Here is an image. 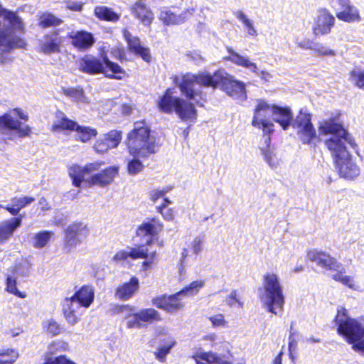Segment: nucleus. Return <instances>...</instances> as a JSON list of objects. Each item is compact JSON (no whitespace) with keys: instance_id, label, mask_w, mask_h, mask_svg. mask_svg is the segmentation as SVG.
<instances>
[{"instance_id":"nucleus-10","label":"nucleus","mask_w":364,"mask_h":364,"mask_svg":"<svg viewBox=\"0 0 364 364\" xmlns=\"http://www.w3.org/2000/svg\"><path fill=\"white\" fill-rule=\"evenodd\" d=\"M56 117L58 119L52 125L53 129L75 131L77 132L76 139L82 142H87L97 134L95 129L80 125L75 121L68 119L63 112H58Z\"/></svg>"},{"instance_id":"nucleus-57","label":"nucleus","mask_w":364,"mask_h":364,"mask_svg":"<svg viewBox=\"0 0 364 364\" xmlns=\"http://www.w3.org/2000/svg\"><path fill=\"white\" fill-rule=\"evenodd\" d=\"M352 348L361 353H364V336L351 343Z\"/></svg>"},{"instance_id":"nucleus-58","label":"nucleus","mask_w":364,"mask_h":364,"mask_svg":"<svg viewBox=\"0 0 364 364\" xmlns=\"http://www.w3.org/2000/svg\"><path fill=\"white\" fill-rule=\"evenodd\" d=\"M158 212H159L164 217V218L168 221L173 219V211L171 209H167L163 207H156Z\"/></svg>"},{"instance_id":"nucleus-12","label":"nucleus","mask_w":364,"mask_h":364,"mask_svg":"<svg viewBox=\"0 0 364 364\" xmlns=\"http://www.w3.org/2000/svg\"><path fill=\"white\" fill-rule=\"evenodd\" d=\"M130 257L132 259H145L142 263V266L145 270L151 268L156 258V251L148 252V249L144 245L138 246L137 247H128L126 250L117 252L114 256V260L120 262Z\"/></svg>"},{"instance_id":"nucleus-31","label":"nucleus","mask_w":364,"mask_h":364,"mask_svg":"<svg viewBox=\"0 0 364 364\" xmlns=\"http://www.w3.org/2000/svg\"><path fill=\"white\" fill-rule=\"evenodd\" d=\"M95 15L100 19L115 22L119 20V15L114 12L111 8L105 6H96Z\"/></svg>"},{"instance_id":"nucleus-53","label":"nucleus","mask_w":364,"mask_h":364,"mask_svg":"<svg viewBox=\"0 0 364 364\" xmlns=\"http://www.w3.org/2000/svg\"><path fill=\"white\" fill-rule=\"evenodd\" d=\"M314 50L321 55H334L335 54L333 50L320 43L314 44Z\"/></svg>"},{"instance_id":"nucleus-19","label":"nucleus","mask_w":364,"mask_h":364,"mask_svg":"<svg viewBox=\"0 0 364 364\" xmlns=\"http://www.w3.org/2000/svg\"><path fill=\"white\" fill-rule=\"evenodd\" d=\"M271 111L272 119L275 122L279 124L284 130H287L291 124L292 125L294 119H293V114L289 107L272 105Z\"/></svg>"},{"instance_id":"nucleus-37","label":"nucleus","mask_w":364,"mask_h":364,"mask_svg":"<svg viewBox=\"0 0 364 364\" xmlns=\"http://www.w3.org/2000/svg\"><path fill=\"white\" fill-rule=\"evenodd\" d=\"M102 139L106 145L109 146V149L116 148L122 140V132L112 130L104 134Z\"/></svg>"},{"instance_id":"nucleus-47","label":"nucleus","mask_w":364,"mask_h":364,"mask_svg":"<svg viewBox=\"0 0 364 364\" xmlns=\"http://www.w3.org/2000/svg\"><path fill=\"white\" fill-rule=\"evenodd\" d=\"M141 157H134L127 163V171L130 175H136L144 168L142 162L139 160Z\"/></svg>"},{"instance_id":"nucleus-50","label":"nucleus","mask_w":364,"mask_h":364,"mask_svg":"<svg viewBox=\"0 0 364 364\" xmlns=\"http://www.w3.org/2000/svg\"><path fill=\"white\" fill-rule=\"evenodd\" d=\"M152 304L158 309H163L168 313V296L163 294L152 299Z\"/></svg>"},{"instance_id":"nucleus-45","label":"nucleus","mask_w":364,"mask_h":364,"mask_svg":"<svg viewBox=\"0 0 364 364\" xmlns=\"http://www.w3.org/2000/svg\"><path fill=\"white\" fill-rule=\"evenodd\" d=\"M236 18L240 21L247 29V33L250 36H256L257 35V31L254 27L253 22L249 19L247 15L242 11H237L235 13Z\"/></svg>"},{"instance_id":"nucleus-52","label":"nucleus","mask_w":364,"mask_h":364,"mask_svg":"<svg viewBox=\"0 0 364 364\" xmlns=\"http://www.w3.org/2000/svg\"><path fill=\"white\" fill-rule=\"evenodd\" d=\"M143 326L144 325L142 324L141 321L139 318L138 311L134 313V314L127 320V327L128 328L140 329L143 327Z\"/></svg>"},{"instance_id":"nucleus-26","label":"nucleus","mask_w":364,"mask_h":364,"mask_svg":"<svg viewBox=\"0 0 364 364\" xmlns=\"http://www.w3.org/2000/svg\"><path fill=\"white\" fill-rule=\"evenodd\" d=\"M23 215H19L0 223V242L10 237L16 228L21 226Z\"/></svg>"},{"instance_id":"nucleus-54","label":"nucleus","mask_w":364,"mask_h":364,"mask_svg":"<svg viewBox=\"0 0 364 364\" xmlns=\"http://www.w3.org/2000/svg\"><path fill=\"white\" fill-rule=\"evenodd\" d=\"M226 301L230 306H235L236 304H237V306L240 307L242 306V302H241L237 298V291L236 290H233L231 291L230 295L227 297Z\"/></svg>"},{"instance_id":"nucleus-2","label":"nucleus","mask_w":364,"mask_h":364,"mask_svg":"<svg viewBox=\"0 0 364 364\" xmlns=\"http://www.w3.org/2000/svg\"><path fill=\"white\" fill-rule=\"evenodd\" d=\"M318 131L321 134H329L325 144L331 152L341 177L353 180L360 174V168L352 161L348 145L355 148V144L343 124L331 118L319 123Z\"/></svg>"},{"instance_id":"nucleus-9","label":"nucleus","mask_w":364,"mask_h":364,"mask_svg":"<svg viewBox=\"0 0 364 364\" xmlns=\"http://www.w3.org/2000/svg\"><path fill=\"white\" fill-rule=\"evenodd\" d=\"M16 117L24 122L28 119V115L22 112L21 109H14L9 113L0 116V132L5 134H14L20 138L28 136L31 127L28 125H23L21 121L15 119Z\"/></svg>"},{"instance_id":"nucleus-62","label":"nucleus","mask_w":364,"mask_h":364,"mask_svg":"<svg viewBox=\"0 0 364 364\" xmlns=\"http://www.w3.org/2000/svg\"><path fill=\"white\" fill-rule=\"evenodd\" d=\"M156 358L161 362H164L166 356L167 355L168 351L165 349L159 347L157 350L154 353Z\"/></svg>"},{"instance_id":"nucleus-56","label":"nucleus","mask_w":364,"mask_h":364,"mask_svg":"<svg viewBox=\"0 0 364 364\" xmlns=\"http://www.w3.org/2000/svg\"><path fill=\"white\" fill-rule=\"evenodd\" d=\"M295 332L293 331V326L291 325L289 330V346L288 349L295 350L297 346V340L295 338Z\"/></svg>"},{"instance_id":"nucleus-25","label":"nucleus","mask_w":364,"mask_h":364,"mask_svg":"<svg viewBox=\"0 0 364 364\" xmlns=\"http://www.w3.org/2000/svg\"><path fill=\"white\" fill-rule=\"evenodd\" d=\"M125 38L129 46V49L132 52L140 56L146 63L151 61V56L149 49L141 45L139 38L132 36L129 33L125 34Z\"/></svg>"},{"instance_id":"nucleus-59","label":"nucleus","mask_w":364,"mask_h":364,"mask_svg":"<svg viewBox=\"0 0 364 364\" xmlns=\"http://www.w3.org/2000/svg\"><path fill=\"white\" fill-rule=\"evenodd\" d=\"M213 326H223L225 323L224 316L222 314H218L209 318Z\"/></svg>"},{"instance_id":"nucleus-7","label":"nucleus","mask_w":364,"mask_h":364,"mask_svg":"<svg viewBox=\"0 0 364 364\" xmlns=\"http://www.w3.org/2000/svg\"><path fill=\"white\" fill-rule=\"evenodd\" d=\"M159 108L165 113L175 112L183 121L193 122L197 117V110L194 105L183 98L172 95L171 90L167 89L161 97Z\"/></svg>"},{"instance_id":"nucleus-11","label":"nucleus","mask_w":364,"mask_h":364,"mask_svg":"<svg viewBox=\"0 0 364 364\" xmlns=\"http://www.w3.org/2000/svg\"><path fill=\"white\" fill-rule=\"evenodd\" d=\"M293 128L297 130V136L304 144H313L317 139L316 129L311 122V115L301 110L292 123Z\"/></svg>"},{"instance_id":"nucleus-27","label":"nucleus","mask_w":364,"mask_h":364,"mask_svg":"<svg viewBox=\"0 0 364 364\" xmlns=\"http://www.w3.org/2000/svg\"><path fill=\"white\" fill-rule=\"evenodd\" d=\"M58 31L59 30L55 31L52 33L44 36V41L41 46V50L43 53L49 55L60 52L61 40L58 37Z\"/></svg>"},{"instance_id":"nucleus-36","label":"nucleus","mask_w":364,"mask_h":364,"mask_svg":"<svg viewBox=\"0 0 364 364\" xmlns=\"http://www.w3.org/2000/svg\"><path fill=\"white\" fill-rule=\"evenodd\" d=\"M69 175L73 180V184L75 187H80L85 175L84 168L78 165L70 166Z\"/></svg>"},{"instance_id":"nucleus-48","label":"nucleus","mask_w":364,"mask_h":364,"mask_svg":"<svg viewBox=\"0 0 364 364\" xmlns=\"http://www.w3.org/2000/svg\"><path fill=\"white\" fill-rule=\"evenodd\" d=\"M261 152L264 156V161L269 166L274 168L277 167V159L275 156L274 152L272 149L260 147Z\"/></svg>"},{"instance_id":"nucleus-3","label":"nucleus","mask_w":364,"mask_h":364,"mask_svg":"<svg viewBox=\"0 0 364 364\" xmlns=\"http://www.w3.org/2000/svg\"><path fill=\"white\" fill-rule=\"evenodd\" d=\"M0 16H3L5 21L3 23L0 21V63L2 64L13 49L23 48L26 43L16 33V31H23V25L19 16L3 8L1 4Z\"/></svg>"},{"instance_id":"nucleus-17","label":"nucleus","mask_w":364,"mask_h":364,"mask_svg":"<svg viewBox=\"0 0 364 364\" xmlns=\"http://www.w3.org/2000/svg\"><path fill=\"white\" fill-rule=\"evenodd\" d=\"M68 299L77 304V306L88 308L94 301L95 289L91 285H83Z\"/></svg>"},{"instance_id":"nucleus-41","label":"nucleus","mask_w":364,"mask_h":364,"mask_svg":"<svg viewBox=\"0 0 364 364\" xmlns=\"http://www.w3.org/2000/svg\"><path fill=\"white\" fill-rule=\"evenodd\" d=\"M181 294L180 291H178L168 295V313H174L183 308V304L181 303V300L185 298Z\"/></svg>"},{"instance_id":"nucleus-34","label":"nucleus","mask_w":364,"mask_h":364,"mask_svg":"<svg viewBox=\"0 0 364 364\" xmlns=\"http://www.w3.org/2000/svg\"><path fill=\"white\" fill-rule=\"evenodd\" d=\"M53 235L54 232L50 230H43L36 233L33 237V246L38 249L44 247Z\"/></svg>"},{"instance_id":"nucleus-29","label":"nucleus","mask_w":364,"mask_h":364,"mask_svg":"<svg viewBox=\"0 0 364 364\" xmlns=\"http://www.w3.org/2000/svg\"><path fill=\"white\" fill-rule=\"evenodd\" d=\"M139 288V279L132 277L128 282L124 283L116 290V295L121 300H128Z\"/></svg>"},{"instance_id":"nucleus-16","label":"nucleus","mask_w":364,"mask_h":364,"mask_svg":"<svg viewBox=\"0 0 364 364\" xmlns=\"http://www.w3.org/2000/svg\"><path fill=\"white\" fill-rule=\"evenodd\" d=\"M335 18L326 9H319L313 28L316 36L325 35L331 32L334 26Z\"/></svg>"},{"instance_id":"nucleus-39","label":"nucleus","mask_w":364,"mask_h":364,"mask_svg":"<svg viewBox=\"0 0 364 364\" xmlns=\"http://www.w3.org/2000/svg\"><path fill=\"white\" fill-rule=\"evenodd\" d=\"M197 357L209 363L215 364H232L230 361L223 360L220 356L217 355L215 353L209 352H200L197 354Z\"/></svg>"},{"instance_id":"nucleus-18","label":"nucleus","mask_w":364,"mask_h":364,"mask_svg":"<svg viewBox=\"0 0 364 364\" xmlns=\"http://www.w3.org/2000/svg\"><path fill=\"white\" fill-rule=\"evenodd\" d=\"M68 38L71 40V44L79 50H85L95 43L93 35L85 31L70 32Z\"/></svg>"},{"instance_id":"nucleus-28","label":"nucleus","mask_w":364,"mask_h":364,"mask_svg":"<svg viewBox=\"0 0 364 364\" xmlns=\"http://www.w3.org/2000/svg\"><path fill=\"white\" fill-rule=\"evenodd\" d=\"M36 200L35 198L31 196L14 197L11 199V203L3 205L4 208L12 215L17 216L20 210Z\"/></svg>"},{"instance_id":"nucleus-46","label":"nucleus","mask_w":364,"mask_h":364,"mask_svg":"<svg viewBox=\"0 0 364 364\" xmlns=\"http://www.w3.org/2000/svg\"><path fill=\"white\" fill-rule=\"evenodd\" d=\"M16 279L12 275H8L6 278V289L8 292L13 294L14 295L18 296V298H25L26 294L19 291L16 287Z\"/></svg>"},{"instance_id":"nucleus-6","label":"nucleus","mask_w":364,"mask_h":364,"mask_svg":"<svg viewBox=\"0 0 364 364\" xmlns=\"http://www.w3.org/2000/svg\"><path fill=\"white\" fill-rule=\"evenodd\" d=\"M264 292L260 296L261 300L268 312L278 314L282 311L284 304V296L279 277L273 273L264 275Z\"/></svg>"},{"instance_id":"nucleus-23","label":"nucleus","mask_w":364,"mask_h":364,"mask_svg":"<svg viewBox=\"0 0 364 364\" xmlns=\"http://www.w3.org/2000/svg\"><path fill=\"white\" fill-rule=\"evenodd\" d=\"M132 13L138 18L144 26H149L153 19L154 14L150 9L142 0H139L132 6Z\"/></svg>"},{"instance_id":"nucleus-21","label":"nucleus","mask_w":364,"mask_h":364,"mask_svg":"<svg viewBox=\"0 0 364 364\" xmlns=\"http://www.w3.org/2000/svg\"><path fill=\"white\" fill-rule=\"evenodd\" d=\"M161 230V225L159 222H156L155 219H153L151 222H146L142 223L136 230V235L139 237L147 238L145 242L147 245H150L154 238L157 235L159 230Z\"/></svg>"},{"instance_id":"nucleus-20","label":"nucleus","mask_w":364,"mask_h":364,"mask_svg":"<svg viewBox=\"0 0 364 364\" xmlns=\"http://www.w3.org/2000/svg\"><path fill=\"white\" fill-rule=\"evenodd\" d=\"M193 9H187L181 14L176 15L168 8L161 9L159 19L167 26L180 24L183 23L192 14Z\"/></svg>"},{"instance_id":"nucleus-55","label":"nucleus","mask_w":364,"mask_h":364,"mask_svg":"<svg viewBox=\"0 0 364 364\" xmlns=\"http://www.w3.org/2000/svg\"><path fill=\"white\" fill-rule=\"evenodd\" d=\"M203 243V237L198 236L193 240L192 242V249L194 254L198 255L202 251Z\"/></svg>"},{"instance_id":"nucleus-24","label":"nucleus","mask_w":364,"mask_h":364,"mask_svg":"<svg viewBox=\"0 0 364 364\" xmlns=\"http://www.w3.org/2000/svg\"><path fill=\"white\" fill-rule=\"evenodd\" d=\"M117 173V167L109 166L100 172L92 175L90 178V183L92 185L105 186L112 182L114 178Z\"/></svg>"},{"instance_id":"nucleus-63","label":"nucleus","mask_w":364,"mask_h":364,"mask_svg":"<svg viewBox=\"0 0 364 364\" xmlns=\"http://www.w3.org/2000/svg\"><path fill=\"white\" fill-rule=\"evenodd\" d=\"M63 362L65 361V356L60 355L59 357H56L55 358H48L44 364H62Z\"/></svg>"},{"instance_id":"nucleus-43","label":"nucleus","mask_w":364,"mask_h":364,"mask_svg":"<svg viewBox=\"0 0 364 364\" xmlns=\"http://www.w3.org/2000/svg\"><path fill=\"white\" fill-rule=\"evenodd\" d=\"M113 314L120 315L124 319L127 320L136 311V308L130 305H115L112 309Z\"/></svg>"},{"instance_id":"nucleus-15","label":"nucleus","mask_w":364,"mask_h":364,"mask_svg":"<svg viewBox=\"0 0 364 364\" xmlns=\"http://www.w3.org/2000/svg\"><path fill=\"white\" fill-rule=\"evenodd\" d=\"M307 256L311 261L322 268L340 272H345L343 264L325 252L314 250L309 251Z\"/></svg>"},{"instance_id":"nucleus-60","label":"nucleus","mask_w":364,"mask_h":364,"mask_svg":"<svg viewBox=\"0 0 364 364\" xmlns=\"http://www.w3.org/2000/svg\"><path fill=\"white\" fill-rule=\"evenodd\" d=\"M168 189L155 190L151 193V199L152 201L156 202L158 199L164 198L165 194L168 192Z\"/></svg>"},{"instance_id":"nucleus-13","label":"nucleus","mask_w":364,"mask_h":364,"mask_svg":"<svg viewBox=\"0 0 364 364\" xmlns=\"http://www.w3.org/2000/svg\"><path fill=\"white\" fill-rule=\"evenodd\" d=\"M90 234V230L87 225L81 222H75L65 230V245L70 250L80 245Z\"/></svg>"},{"instance_id":"nucleus-61","label":"nucleus","mask_w":364,"mask_h":364,"mask_svg":"<svg viewBox=\"0 0 364 364\" xmlns=\"http://www.w3.org/2000/svg\"><path fill=\"white\" fill-rule=\"evenodd\" d=\"M96 151L103 153L109 149V146L106 145L102 139H98L94 146Z\"/></svg>"},{"instance_id":"nucleus-1","label":"nucleus","mask_w":364,"mask_h":364,"mask_svg":"<svg viewBox=\"0 0 364 364\" xmlns=\"http://www.w3.org/2000/svg\"><path fill=\"white\" fill-rule=\"evenodd\" d=\"M173 81L182 95L198 106H203L201 100L205 97L201 86L220 87L228 96L240 102L246 101L247 98L245 83L237 80L225 70H217L213 75L208 73L198 75L188 73L181 77L175 76Z\"/></svg>"},{"instance_id":"nucleus-14","label":"nucleus","mask_w":364,"mask_h":364,"mask_svg":"<svg viewBox=\"0 0 364 364\" xmlns=\"http://www.w3.org/2000/svg\"><path fill=\"white\" fill-rule=\"evenodd\" d=\"M270 108V105L264 100H258L252 121V126L262 129L264 134H271L274 132V124L266 119L267 112Z\"/></svg>"},{"instance_id":"nucleus-22","label":"nucleus","mask_w":364,"mask_h":364,"mask_svg":"<svg viewBox=\"0 0 364 364\" xmlns=\"http://www.w3.org/2000/svg\"><path fill=\"white\" fill-rule=\"evenodd\" d=\"M227 50L230 55L225 58L226 60L230 61L237 66L249 69L253 73H259V69L257 65L252 63L248 56L240 55L230 47H228Z\"/></svg>"},{"instance_id":"nucleus-64","label":"nucleus","mask_w":364,"mask_h":364,"mask_svg":"<svg viewBox=\"0 0 364 364\" xmlns=\"http://www.w3.org/2000/svg\"><path fill=\"white\" fill-rule=\"evenodd\" d=\"M100 164L97 162L91 163L84 166L85 173H90L93 171L97 170L100 168Z\"/></svg>"},{"instance_id":"nucleus-38","label":"nucleus","mask_w":364,"mask_h":364,"mask_svg":"<svg viewBox=\"0 0 364 364\" xmlns=\"http://www.w3.org/2000/svg\"><path fill=\"white\" fill-rule=\"evenodd\" d=\"M204 281L196 280L192 282L188 285L184 287L179 291L181 293L184 298L194 296L198 294L200 289L204 286Z\"/></svg>"},{"instance_id":"nucleus-35","label":"nucleus","mask_w":364,"mask_h":364,"mask_svg":"<svg viewBox=\"0 0 364 364\" xmlns=\"http://www.w3.org/2000/svg\"><path fill=\"white\" fill-rule=\"evenodd\" d=\"M63 93L66 96L72 98L76 102H80L83 103L88 102L87 97L85 96L82 88L80 87L63 88Z\"/></svg>"},{"instance_id":"nucleus-44","label":"nucleus","mask_w":364,"mask_h":364,"mask_svg":"<svg viewBox=\"0 0 364 364\" xmlns=\"http://www.w3.org/2000/svg\"><path fill=\"white\" fill-rule=\"evenodd\" d=\"M30 264L27 260H22L21 262L15 264L12 274L14 277H26L29 274Z\"/></svg>"},{"instance_id":"nucleus-8","label":"nucleus","mask_w":364,"mask_h":364,"mask_svg":"<svg viewBox=\"0 0 364 364\" xmlns=\"http://www.w3.org/2000/svg\"><path fill=\"white\" fill-rule=\"evenodd\" d=\"M334 321L337 326V332L342 336L348 343L364 336V316L351 318L347 314V310L341 307L338 309Z\"/></svg>"},{"instance_id":"nucleus-5","label":"nucleus","mask_w":364,"mask_h":364,"mask_svg":"<svg viewBox=\"0 0 364 364\" xmlns=\"http://www.w3.org/2000/svg\"><path fill=\"white\" fill-rule=\"evenodd\" d=\"M80 70L90 75L104 74L107 77L111 79L122 78L125 70L117 63L111 61L106 55L101 58L87 55H85L79 63Z\"/></svg>"},{"instance_id":"nucleus-42","label":"nucleus","mask_w":364,"mask_h":364,"mask_svg":"<svg viewBox=\"0 0 364 364\" xmlns=\"http://www.w3.org/2000/svg\"><path fill=\"white\" fill-rule=\"evenodd\" d=\"M349 80L355 87L364 90V70L354 68L349 73Z\"/></svg>"},{"instance_id":"nucleus-4","label":"nucleus","mask_w":364,"mask_h":364,"mask_svg":"<svg viewBox=\"0 0 364 364\" xmlns=\"http://www.w3.org/2000/svg\"><path fill=\"white\" fill-rule=\"evenodd\" d=\"M127 144L130 155L134 157L146 159L156 152L155 136L151 135V129L144 121L134 124L133 129L127 135Z\"/></svg>"},{"instance_id":"nucleus-49","label":"nucleus","mask_w":364,"mask_h":364,"mask_svg":"<svg viewBox=\"0 0 364 364\" xmlns=\"http://www.w3.org/2000/svg\"><path fill=\"white\" fill-rule=\"evenodd\" d=\"M18 353L15 350H8L7 353H0V364H14L18 358Z\"/></svg>"},{"instance_id":"nucleus-51","label":"nucleus","mask_w":364,"mask_h":364,"mask_svg":"<svg viewBox=\"0 0 364 364\" xmlns=\"http://www.w3.org/2000/svg\"><path fill=\"white\" fill-rule=\"evenodd\" d=\"M44 327L46 328L47 333L52 336L59 334L62 329L60 326L53 319L44 322Z\"/></svg>"},{"instance_id":"nucleus-40","label":"nucleus","mask_w":364,"mask_h":364,"mask_svg":"<svg viewBox=\"0 0 364 364\" xmlns=\"http://www.w3.org/2000/svg\"><path fill=\"white\" fill-rule=\"evenodd\" d=\"M63 23V21L50 13L43 14L39 19V25L45 28L51 26H56Z\"/></svg>"},{"instance_id":"nucleus-30","label":"nucleus","mask_w":364,"mask_h":364,"mask_svg":"<svg viewBox=\"0 0 364 364\" xmlns=\"http://www.w3.org/2000/svg\"><path fill=\"white\" fill-rule=\"evenodd\" d=\"M77 304L73 302L68 297L65 298L63 303V311L66 321L71 325L75 324L78 318L75 314L76 309H77Z\"/></svg>"},{"instance_id":"nucleus-32","label":"nucleus","mask_w":364,"mask_h":364,"mask_svg":"<svg viewBox=\"0 0 364 364\" xmlns=\"http://www.w3.org/2000/svg\"><path fill=\"white\" fill-rule=\"evenodd\" d=\"M341 10V11L336 14V16L340 20L352 22L360 19L358 9L350 4Z\"/></svg>"},{"instance_id":"nucleus-33","label":"nucleus","mask_w":364,"mask_h":364,"mask_svg":"<svg viewBox=\"0 0 364 364\" xmlns=\"http://www.w3.org/2000/svg\"><path fill=\"white\" fill-rule=\"evenodd\" d=\"M138 313L141 323H152L154 321L161 320L160 314L156 309L152 308L141 309L138 311Z\"/></svg>"}]
</instances>
